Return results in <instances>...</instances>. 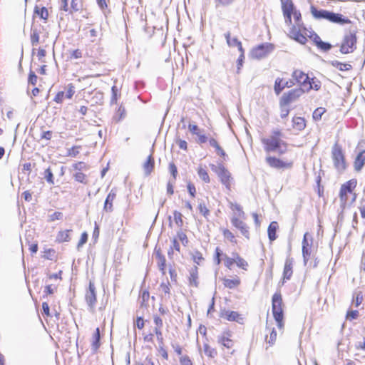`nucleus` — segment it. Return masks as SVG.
<instances>
[{"instance_id":"1","label":"nucleus","mask_w":365,"mask_h":365,"mask_svg":"<svg viewBox=\"0 0 365 365\" xmlns=\"http://www.w3.org/2000/svg\"><path fill=\"white\" fill-rule=\"evenodd\" d=\"M284 133L278 128L273 129L270 134L261 139L264 150L266 153H277L284 154L287 151L288 144L283 140Z\"/></svg>"},{"instance_id":"2","label":"nucleus","mask_w":365,"mask_h":365,"mask_svg":"<svg viewBox=\"0 0 365 365\" xmlns=\"http://www.w3.org/2000/svg\"><path fill=\"white\" fill-rule=\"evenodd\" d=\"M310 12L312 16L317 20H327L329 22L344 25L351 23V21L344 17L341 14L334 13L333 11L325 9H318L314 6H311Z\"/></svg>"},{"instance_id":"3","label":"nucleus","mask_w":365,"mask_h":365,"mask_svg":"<svg viewBox=\"0 0 365 365\" xmlns=\"http://www.w3.org/2000/svg\"><path fill=\"white\" fill-rule=\"evenodd\" d=\"M331 159L334 167L338 173H343L346 168L344 153L341 147L336 143L331 148Z\"/></svg>"},{"instance_id":"4","label":"nucleus","mask_w":365,"mask_h":365,"mask_svg":"<svg viewBox=\"0 0 365 365\" xmlns=\"http://www.w3.org/2000/svg\"><path fill=\"white\" fill-rule=\"evenodd\" d=\"M282 304L283 302L281 293L275 292L272 298V313L279 329H281L284 325Z\"/></svg>"},{"instance_id":"5","label":"nucleus","mask_w":365,"mask_h":365,"mask_svg":"<svg viewBox=\"0 0 365 365\" xmlns=\"http://www.w3.org/2000/svg\"><path fill=\"white\" fill-rule=\"evenodd\" d=\"M210 166L212 170L218 175L221 182L226 188L230 190L232 178L231 177V173L225 168L222 163H219L218 165L211 164Z\"/></svg>"},{"instance_id":"6","label":"nucleus","mask_w":365,"mask_h":365,"mask_svg":"<svg viewBox=\"0 0 365 365\" xmlns=\"http://www.w3.org/2000/svg\"><path fill=\"white\" fill-rule=\"evenodd\" d=\"M274 46L272 43H264L253 48L250 52L252 58L261 59L273 51Z\"/></svg>"},{"instance_id":"7","label":"nucleus","mask_w":365,"mask_h":365,"mask_svg":"<svg viewBox=\"0 0 365 365\" xmlns=\"http://www.w3.org/2000/svg\"><path fill=\"white\" fill-rule=\"evenodd\" d=\"M356 36L350 32L344 36L340 47V52L344 54L352 53L356 48Z\"/></svg>"},{"instance_id":"8","label":"nucleus","mask_w":365,"mask_h":365,"mask_svg":"<svg viewBox=\"0 0 365 365\" xmlns=\"http://www.w3.org/2000/svg\"><path fill=\"white\" fill-rule=\"evenodd\" d=\"M86 302L91 312L94 311L96 303V291L94 282L92 280L89 282L88 289L86 290L85 294Z\"/></svg>"},{"instance_id":"9","label":"nucleus","mask_w":365,"mask_h":365,"mask_svg":"<svg viewBox=\"0 0 365 365\" xmlns=\"http://www.w3.org/2000/svg\"><path fill=\"white\" fill-rule=\"evenodd\" d=\"M304 92V90L299 88L292 89L287 93H284L280 98L281 103L289 105V103L297 101Z\"/></svg>"},{"instance_id":"10","label":"nucleus","mask_w":365,"mask_h":365,"mask_svg":"<svg viewBox=\"0 0 365 365\" xmlns=\"http://www.w3.org/2000/svg\"><path fill=\"white\" fill-rule=\"evenodd\" d=\"M265 161L269 166L276 169H290L293 166V163L291 161L285 162L279 158L272 156H267L265 158Z\"/></svg>"},{"instance_id":"11","label":"nucleus","mask_w":365,"mask_h":365,"mask_svg":"<svg viewBox=\"0 0 365 365\" xmlns=\"http://www.w3.org/2000/svg\"><path fill=\"white\" fill-rule=\"evenodd\" d=\"M312 242V236L308 232H306L302 240V255L305 265L307 264L311 255Z\"/></svg>"},{"instance_id":"12","label":"nucleus","mask_w":365,"mask_h":365,"mask_svg":"<svg viewBox=\"0 0 365 365\" xmlns=\"http://www.w3.org/2000/svg\"><path fill=\"white\" fill-rule=\"evenodd\" d=\"M292 76L296 83L300 85V88L305 90L306 86L308 85L310 81V78L308 75L300 70H295L292 73Z\"/></svg>"},{"instance_id":"13","label":"nucleus","mask_w":365,"mask_h":365,"mask_svg":"<svg viewBox=\"0 0 365 365\" xmlns=\"http://www.w3.org/2000/svg\"><path fill=\"white\" fill-rule=\"evenodd\" d=\"M220 317L230 322H236L239 324H243V318L241 315L235 311L224 310L221 312Z\"/></svg>"},{"instance_id":"14","label":"nucleus","mask_w":365,"mask_h":365,"mask_svg":"<svg viewBox=\"0 0 365 365\" xmlns=\"http://www.w3.org/2000/svg\"><path fill=\"white\" fill-rule=\"evenodd\" d=\"M75 93L74 86L72 84L68 86L67 91H59L55 96L53 101L57 103H61L63 99H71Z\"/></svg>"},{"instance_id":"15","label":"nucleus","mask_w":365,"mask_h":365,"mask_svg":"<svg viewBox=\"0 0 365 365\" xmlns=\"http://www.w3.org/2000/svg\"><path fill=\"white\" fill-rule=\"evenodd\" d=\"M231 222L233 226L240 230L242 235L247 238H249V227L247 226L245 222L236 217H233L231 220Z\"/></svg>"},{"instance_id":"16","label":"nucleus","mask_w":365,"mask_h":365,"mask_svg":"<svg viewBox=\"0 0 365 365\" xmlns=\"http://www.w3.org/2000/svg\"><path fill=\"white\" fill-rule=\"evenodd\" d=\"M289 36L297 41V42L304 44L307 39L301 29H297V26H293L289 31Z\"/></svg>"},{"instance_id":"17","label":"nucleus","mask_w":365,"mask_h":365,"mask_svg":"<svg viewBox=\"0 0 365 365\" xmlns=\"http://www.w3.org/2000/svg\"><path fill=\"white\" fill-rule=\"evenodd\" d=\"M365 165V150L360 151L354 162V168L356 172H360Z\"/></svg>"},{"instance_id":"18","label":"nucleus","mask_w":365,"mask_h":365,"mask_svg":"<svg viewBox=\"0 0 365 365\" xmlns=\"http://www.w3.org/2000/svg\"><path fill=\"white\" fill-rule=\"evenodd\" d=\"M293 259L287 258L284 263L283 271V280H289L292 275Z\"/></svg>"},{"instance_id":"19","label":"nucleus","mask_w":365,"mask_h":365,"mask_svg":"<svg viewBox=\"0 0 365 365\" xmlns=\"http://www.w3.org/2000/svg\"><path fill=\"white\" fill-rule=\"evenodd\" d=\"M209 143H210V146H212V148H214L215 149L216 153L220 157H221L223 159V160H227V158H228L227 155L226 154L225 150L222 148V147L219 145V143L215 138H210Z\"/></svg>"},{"instance_id":"20","label":"nucleus","mask_w":365,"mask_h":365,"mask_svg":"<svg viewBox=\"0 0 365 365\" xmlns=\"http://www.w3.org/2000/svg\"><path fill=\"white\" fill-rule=\"evenodd\" d=\"M349 195L346 192H343L340 191L339 197H340V201H341V206L342 207H345L347 205H351L355 200L356 197V194H353L351 195V198H349Z\"/></svg>"},{"instance_id":"21","label":"nucleus","mask_w":365,"mask_h":365,"mask_svg":"<svg viewBox=\"0 0 365 365\" xmlns=\"http://www.w3.org/2000/svg\"><path fill=\"white\" fill-rule=\"evenodd\" d=\"M189 284H190V286L195 287H198L199 282H198V272H197V267H193L190 269Z\"/></svg>"},{"instance_id":"22","label":"nucleus","mask_w":365,"mask_h":365,"mask_svg":"<svg viewBox=\"0 0 365 365\" xmlns=\"http://www.w3.org/2000/svg\"><path fill=\"white\" fill-rule=\"evenodd\" d=\"M115 193L112 190L109 194L108 195L105 203H104V207L103 210L106 212H111L113 210V201L115 198Z\"/></svg>"},{"instance_id":"23","label":"nucleus","mask_w":365,"mask_h":365,"mask_svg":"<svg viewBox=\"0 0 365 365\" xmlns=\"http://www.w3.org/2000/svg\"><path fill=\"white\" fill-rule=\"evenodd\" d=\"M154 163H155L154 158L152 156V155H150L148 156L147 160L144 163L143 166L145 175L146 176H148L149 175H150V173L153 170Z\"/></svg>"},{"instance_id":"24","label":"nucleus","mask_w":365,"mask_h":365,"mask_svg":"<svg viewBox=\"0 0 365 365\" xmlns=\"http://www.w3.org/2000/svg\"><path fill=\"white\" fill-rule=\"evenodd\" d=\"M356 186V180H351L341 185L340 191L353 195V194H354L353 190Z\"/></svg>"},{"instance_id":"25","label":"nucleus","mask_w":365,"mask_h":365,"mask_svg":"<svg viewBox=\"0 0 365 365\" xmlns=\"http://www.w3.org/2000/svg\"><path fill=\"white\" fill-rule=\"evenodd\" d=\"M278 223L276 221L272 222L267 229L268 237L270 242H272L277 238V230L278 229Z\"/></svg>"},{"instance_id":"26","label":"nucleus","mask_w":365,"mask_h":365,"mask_svg":"<svg viewBox=\"0 0 365 365\" xmlns=\"http://www.w3.org/2000/svg\"><path fill=\"white\" fill-rule=\"evenodd\" d=\"M156 259L158 260V267L160 271L162 272L163 275L165 274V266H166V259L165 257L160 252H156Z\"/></svg>"},{"instance_id":"27","label":"nucleus","mask_w":365,"mask_h":365,"mask_svg":"<svg viewBox=\"0 0 365 365\" xmlns=\"http://www.w3.org/2000/svg\"><path fill=\"white\" fill-rule=\"evenodd\" d=\"M293 128L297 130H302L306 126L305 120L302 117H294L292 119Z\"/></svg>"},{"instance_id":"28","label":"nucleus","mask_w":365,"mask_h":365,"mask_svg":"<svg viewBox=\"0 0 365 365\" xmlns=\"http://www.w3.org/2000/svg\"><path fill=\"white\" fill-rule=\"evenodd\" d=\"M34 14L38 15L41 19L47 20L48 18V12L46 7L43 6L39 8L37 5L35 6Z\"/></svg>"},{"instance_id":"29","label":"nucleus","mask_w":365,"mask_h":365,"mask_svg":"<svg viewBox=\"0 0 365 365\" xmlns=\"http://www.w3.org/2000/svg\"><path fill=\"white\" fill-rule=\"evenodd\" d=\"M282 9L284 14H292L294 11V4L292 0H282Z\"/></svg>"},{"instance_id":"30","label":"nucleus","mask_w":365,"mask_h":365,"mask_svg":"<svg viewBox=\"0 0 365 365\" xmlns=\"http://www.w3.org/2000/svg\"><path fill=\"white\" fill-rule=\"evenodd\" d=\"M72 232L71 230H66L63 231L58 232L56 239L57 241L60 242H68L70 240V232Z\"/></svg>"},{"instance_id":"31","label":"nucleus","mask_w":365,"mask_h":365,"mask_svg":"<svg viewBox=\"0 0 365 365\" xmlns=\"http://www.w3.org/2000/svg\"><path fill=\"white\" fill-rule=\"evenodd\" d=\"M232 256L236 259L235 263H236L237 266L242 269L247 270L248 263L236 252L232 253Z\"/></svg>"},{"instance_id":"32","label":"nucleus","mask_w":365,"mask_h":365,"mask_svg":"<svg viewBox=\"0 0 365 365\" xmlns=\"http://www.w3.org/2000/svg\"><path fill=\"white\" fill-rule=\"evenodd\" d=\"M330 64L334 67L338 68L339 71H349L351 69L352 66L348 63H343L338 61H331Z\"/></svg>"},{"instance_id":"33","label":"nucleus","mask_w":365,"mask_h":365,"mask_svg":"<svg viewBox=\"0 0 365 365\" xmlns=\"http://www.w3.org/2000/svg\"><path fill=\"white\" fill-rule=\"evenodd\" d=\"M154 322H155V324L156 325L155 333H156V335H157V340L163 341V339L162 337V334L159 331V328L163 326V320L159 317H154Z\"/></svg>"},{"instance_id":"34","label":"nucleus","mask_w":365,"mask_h":365,"mask_svg":"<svg viewBox=\"0 0 365 365\" xmlns=\"http://www.w3.org/2000/svg\"><path fill=\"white\" fill-rule=\"evenodd\" d=\"M40 31L36 28H31V43L32 46H36L39 43Z\"/></svg>"},{"instance_id":"35","label":"nucleus","mask_w":365,"mask_h":365,"mask_svg":"<svg viewBox=\"0 0 365 365\" xmlns=\"http://www.w3.org/2000/svg\"><path fill=\"white\" fill-rule=\"evenodd\" d=\"M306 88L304 90L305 92L309 91L311 89H314L315 91H318L321 87V83L318 81H315L314 78L310 79L307 86H306Z\"/></svg>"},{"instance_id":"36","label":"nucleus","mask_w":365,"mask_h":365,"mask_svg":"<svg viewBox=\"0 0 365 365\" xmlns=\"http://www.w3.org/2000/svg\"><path fill=\"white\" fill-rule=\"evenodd\" d=\"M215 7H228L232 5L237 0H213Z\"/></svg>"},{"instance_id":"37","label":"nucleus","mask_w":365,"mask_h":365,"mask_svg":"<svg viewBox=\"0 0 365 365\" xmlns=\"http://www.w3.org/2000/svg\"><path fill=\"white\" fill-rule=\"evenodd\" d=\"M240 284V281L238 279H225L224 285L229 289H233L237 287Z\"/></svg>"},{"instance_id":"38","label":"nucleus","mask_w":365,"mask_h":365,"mask_svg":"<svg viewBox=\"0 0 365 365\" xmlns=\"http://www.w3.org/2000/svg\"><path fill=\"white\" fill-rule=\"evenodd\" d=\"M283 83H284V82H283L282 78H277L275 80L274 89L276 94H277V95L279 94L282 91V90L284 88Z\"/></svg>"},{"instance_id":"39","label":"nucleus","mask_w":365,"mask_h":365,"mask_svg":"<svg viewBox=\"0 0 365 365\" xmlns=\"http://www.w3.org/2000/svg\"><path fill=\"white\" fill-rule=\"evenodd\" d=\"M204 352L207 356L211 358H214L217 355L216 350L211 348L208 344H204Z\"/></svg>"},{"instance_id":"40","label":"nucleus","mask_w":365,"mask_h":365,"mask_svg":"<svg viewBox=\"0 0 365 365\" xmlns=\"http://www.w3.org/2000/svg\"><path fill=\"white\" fill-rule=\"evenodd\" d=\"M326 110L324 108L319 107L314 110L313 112V118L315 120H319L322 118V115L325 113Z\"/></svg>"},{"instance_id":"41","label":"nucleus","mask_w":365,"mask_h":365,"mask_svg":"<svg viewBox=\"0 0 365 365\" xmlns=\"http://www.w3.org/2000/svg\"><path fill=\"white\" fill-rule=\"evenodd\" d=\"M279 106H280V116L282 118H284L289 113V108H288V105L287 104H282L281 101H279Z\"/></svg>"},{"instance_id":"42","label":"nucleus","mask_w":365,"mask_h":365,"mask_svg":"<svg viewBox=\"0 0 365 365\" xmlns=\"http://www.w3.org/2000/svg\"><path fill=\"white\" fill-rule=\"evenodd\" d=\"M199 177L205 182H210V177L208 175L207 172L202 168H200L197 171Z\"/></svg>"},{"instance_id":"43","label":"nucleus","mask_w":365,"mask_h":365,"mask_svg":"<svg viewBox=\"0 0 365 365\" xmlns=\"http://www.w3.org/2000/svg\"><path fill=\"white\" fill-rule=\"evenodd\" d=\"M44 178L46 180V181L50 183L51 185L54 184L53 181V175L51 172V170L48 168H47L44 172Z\"/></svg>"},{"instance_id":"44","label":"nucleus","mask_w":365,"mask_h":365,"mask_svg":"<svg viewBox=\"0 0 365 365\" xmlns=\"http://www.w3.org/2000/svg\"><path fill=\"white\" fill-rule=\"evenodd\" d=\"M173 215H174V220H175V222L177 224V225L178 227H182V224H183V221L182 219V214L178 211H175Z\"/></svg>"},{"instance_id":"45","label":"nucleus","mask_w":365,"mask_h":365,"mask_svg":"<svg viewBox=\"0 0 365 365\" xmlns=\"http://www.w3.org/2000/svg\"><path fill=\"white\" fill-rule=\"evenodd\" d=\"M88 240V234L87 232H84L82 233L81 239L77 245V250H80L81 247L86 243Z\"/></svg>"},{"instance_id":"46","label":"nucleus","mask_w":365,"mask_h":365,"mask_svg":"<svg viewBox=\"0 0 365 365\" xmlns=\"http://www.w3.org/2000/svg\"><path fill=\"white\" fill-rule=\"evenodd\" d=\"M74 178L76 181L86 184L87 182L86 181V175L83 174L81 172H78L74 175Z\"/></svg>"},{"instance_id":"47","label":"nucleus","mask_w":365,"mask_h":365,"mask_svg":"<svg viewBox=\"0 0 365 365\" xmlns=\"http://www.w3.org/2000/svg\"><path fill=\"white\" fill-rule=\"evenodd\" d=\"M199 211L205 217H207V215H210V210L207 208L205 203H200L199 206Z\"/></svg>"},{"instance_id":"48","label":"nucleus","mask_w":365,"mask_h":365,"mask_svg":"<svg viewBox=\"0 0 365 365\" xmlns=\"http://www.w3.org/2000/svg\"><path fill=\"white\" fill-rule=\"evenodd\" d=\"M317 47L324 51H327L331 48V45L329 43L324 42L323 41H319Z\"/></svg>"},{"instance_id":"49","label":"nucleus","mask_w":365,"mask_h":365,"mask_svg":"<svg viewBox=\"0 0 365 365\" xmlns=\"http://www.w3.org/2000/svg\"><path fill=\"white\" fill-rule=\"evenodd\" d=\"M235 261L236 259L233 256L232 257H229L227 256L225 257V265L229 269H231V267L235 262Z\"/></svg>"},{"instance_id":"50","label":"nucleus","mask_w":365,"mask_h":365,"mask_svg":"<svg viewBox=\"0 0 365 365\" xmlns=\"http://www.w3.org/2000/svg\"><path fill=\"white\" fill-rule=\"evenodd\" d=\"M160 289L165 294H168V297H170V283L169 282L162 283L160 284Z\"/></svg>"},{"instance_id":"51","label":"nucleus","mask_w":365,"mask_h":365,"mask_svg":"<svg viewBox=\"0 0 365 365\" xmlns=\"http://www.w3.org/2000/svg\"><path fill=\"white\" fill-rule=\"evenodd\" d=\"M359 316V312L357 310L349 311L346 314V319L348 320L355 319Z\"/></svg>"},{"instance_id":"52","label":"nucleus","mask_w":365,"mask_h":365,"mask_svg":"<svg viewBox=\"0 0 365 365\" xmlns=\"http://www.w3.org/2000/svg\"><path fill=\"white\" fill-rule=\"evenodd\" d=\"M63 217V213L61 212H55L49 215V220L53 222L57 220H61Z\"/></svg>"},{"instance_id":"53","label":"nucleus","mask_w":365,"mask_h":365,"mask_svg":"<svg viewBox=\"0 0 365 365\" xmlns=\"http://www.w3.org/2000/svg\"><path fill=\"white\" fill-rule=\"evenodd\" d=\"M81 9L80 4L77 2V0H72L70 8V13L78 11Z\"/></svg>"},{"instance_id":"54","label":"nucleus","mask_w":365,"mask_h":365,"mask_svg":"<svg viewBox=\"0 0 365 365\" xmlns=\"http://www.w3.org/2000/svg\"><path fill=\"white\" fill-rule=\"evenodd\" d=\"M112 91V97L110 100V103H116L117 102V96H118V88L115 86H113L111 88Z\"/></svg>"},{"instance_id":"55","label":"nucleus","mask_w":365,"mask_h":365,"mask_svg":"<svg viewBox=\"0 0 365 365\" xmlns=\"http://www.w3.org/2000/svg\"><path fill=\"white\" fill-rule=\"evenodd\" d=\"M37 82V76L35 74V73L32 71H30L29 75V83H31L32 85H36Z\"/></svg>"},{"instance_id":"56","label":"nucleus","mask_w":365,"mask_h":365,"mask_svg":"<svg viewBox=\"0 0 365 365\" xmlns=\"http://www.w3.org/2000/svg\"><path fill=\"white\" fill-rule=\"evenodd\" d=\"M169 170L173 177V180H175L176 178L177 173H178V170H177V167L175 166V165L173 163H170L169 164Z\"/></svg>"},{"instance_id":"57","label":"nucleus","mask_w":365,"mask_h":365,"mask_svg":"<svg viewBox=\"0 0 365 365\" xmlns=\"http://www.w3.org/2000/svg\"><path fill=\"white\" fill-rule=\"evenodd\" d=\"M363 301V296L361 294V292H359L356 294L355 298L354 299V303L355 304L356 307L359 306Z\"/></svg>"},{"instance_id":"58","label":"nucleus","mask_w":365,"mask_h":365,"mask_svg":"<svg viewBox=\"0 0 365 365\" xmlns=\"http://www.w3.org/2000/svg\"><path fill=\"white\" fill-rule=\"evenodd\" d=\"M60 9L64 11L70 12V8L68 7V0H61Z\"/></svg>"},{"instance_id":"59","label":"nucleus","mask_w":365,"mask_h":365,"mask_svg":"<svg viewBox=\"0 0 365 365\" xmlns=\"http://www.w3.org/2000/svg\"><path fill=\"white\" fill-rule=\"evenodd\" d=\"M180 361L181 365H192L190 359L187 356L180 357Z\"/></svg>"},{"instance_id":"60","label":"nucleus","mask_w":365,"mask_h":365,"mask_svg":"<svg viewBox=\"0 0 365 365\" xmlns=\"http://www.w3.org/2000/svg\"><path fill=\"white\" fill-rule=\"evenodd\" d=\"M244 59H245V55L242 53H240V56H239L238 60H237V73H240V68L243 64Z\"/></svg>"},{"instance_id":"61","label":"nucleus","mask_w":365,"mask_h":365,"mask_svg":"<svg viewBox=\"0 0 365 365\" xmlns=\"http://www.w3.org/2000/svg\"><path fill=\"white\" fill-rule=\"evenodd\" d=\"M101 335L99 328H96L93 336V342H100Z\"/></svg>"},{"instance_id":"62","label":"nucleus","mask_w":365,"mask_h":365,"mask_svg":"<svg viewBox=\"0 0 365 365\" xmlns=\"http://www.w3.org/2000/svg\"><path fill=\"white\" fill-rule=\"evenodd\" d=\"M52 137V132L50 130L43 131L41 133V139H46V140H50Z\"/></svg>"},{"instance_id":"63","label":"nucleus","mask_w":365,"mask_h":365,"mask_svg":"<svg viewBox=\"0 0 365 365\" xmlns=\"http://www.w3.org/2000/svg\"><path fill=\"white\" fill-rule=\"evenodd\" d=\"M361 216L362 218H365V200H362L361 201V205L359 207Z\"/></svg>"},{"instance_id":"64","label":"nucleus","mask_w":365,"mask_h":365,"mask_svg":"<svg viewBox=\"0 0 365 365\" xmlns=\"http://www.w3.org/2000/svg\"><path fill=\"white\" fill-rule=\"evenodd\" d=\"M81 57H82V52H81V51H80L78 49L73 51V52L71 53V58L78 59V58H80Z\"/></svg>"}]
</instances>
